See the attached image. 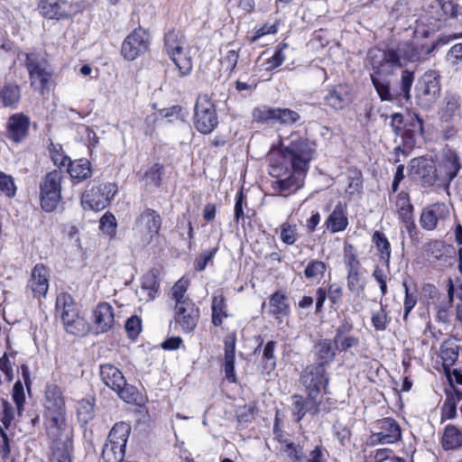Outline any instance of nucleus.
Returning <instances> with one entry per match:
<instances>
[{"label": "nucleus", "mask_w": 462, "mask_h": 462, "mask_svg": "<svg viewBox=\"0 0 462 462\" xmlns=\"http://www.w3.org/2000/svg\"><path fill=\"white\" fill-rule=\"evenodd\" d=\"M292 400L293 415L297 421H300L306 415L304 397L295 394L292 396Z\"/></svg>", "instance_id": "0e129e2a"}, {"label": "nucleus", "mask_w": 462, "mask_h": 462, "mask_svg": "<svg viewBox=\"0 0 462 462\" xmlns=\"http://www.w3.org/2000/svg\"><path fill=\"white\" fill-rule=\"evenodd\" d=\"M335 347L340 351H346L349 348L356 346L359 344V339L356 337L346 335L337 337H334Z\"/></svg>", "instance_id": "13d9d810"}, {"label": "nucleus", "mask_w": 462, "mask_h": 462, "mask_svg": "<svg viewBox=\"0 0 462 462\" xmlns=\"http://www.w3.org/2000/svg\"><path fill=\"white\" fill-rule=\"evenodd\" d=\"M100 229L109 236L110 237H113L116 235V220L113 214L111 213H105L104 216L100 218Z\"/></svg>", "instance_id": "8fccbe9b"}, {"label": "nucleus", "mask_w": 462, "mask_h": 462, "mask_svg": "<svg viewBox=\"0 0 462 462\" xmlns=\"http://www.w3.org/2000/svg\"><path fill=\"white\" fill-rule=\"evenodd\" d=\"M38 6L42 16L52 20L72 17L79 10L78 4L67 0H41Z\"/></svg>", "instance_id": "dca6fc26"}, {"label": "nucleus", "mask_w": 462, "mask_h": 462, "mask_svg": "<svg viewBox=\"0 0 462 462\" xmlns=\"http://www.w3.org/2000/svg\"><path fill=\"white\" fill-rule=\"evenodd\" d=\"M163 171V166L160 163H155L144 174V179L148 184L153 186H160L162 182V175Z\"/></svg>", "instance_id": "3c124183"}, {"label": "nucleus", "mask_w": 462, "mask_h": 462, "mask_svg": "<svg viewBox=\"0 0 462 462\" xmlns=\"http://www.w3.org/2000/svg\"><path fill=\"white\" fill-rule=\"evenodd\" d=\"M13 400L16 405L18 414L20 415L23 411V404L25 401L23 386L20 381L16 382L14 385Z\"/></svg>", "instance_id": "bf43d9fd"}, {"label": "nucleus", "mask_w": 462, "mask_h": 462, "mask_svg": "<svg viewBox=\"0 0 462 462\" xmlns=\"http://www.w3.org/2000/svg\"><path fill=\"white\" fill-rule=\"evenodd\" d=\"M63 172L52 171L48 172L40 183V199L42 209L46 212L54 211L61 199V181Z\"/></svg>", "instance_id": "0eeeda50"}, {"label": "nucleus", "mask_w": 462, "mask_h": 462, "mask_svg": "<svg viewBox=\"0 0 462 462\" xmlns=\"http://www.w3.org/2000/svg\"><path fill=\"white\" fill-rule=\"evenodd\" d=\"M216 107L207 94L197 97L194 107V126L201 134H210L217 125Z\"/></svg>", "instance_id": "9d476101"}, {"label": "nucleus", "mask_w": 462, "mask_h": 462, "mask_svg": "<svg viewBox=\"0 0 462 462\" xmlns=\"http://www.w3.org/2000/svg\"><path fill=\"white\" fill-rule=\"evenodd\" d=\"M346 286L351 292L356 295L365 291V283L361 279L360 270L347 271Z\"/></svg>", "instance_id": "79ce46f5"}, {"label": "nucleus", "mask_w": 462, "mask_h": 462, "mask_svg": "<svg viewBox=\"0 0 462 462\" xmlns=\"http://www.w3.org/2000/svg\"><path fill=\"white\" fill-rule=\"evenodd\" d=\"M68 171L72 179L79 181L89 178L92 173L90 162L87 159L69 161Z\"/></svg>", "instance_id": "e433bc0d"}, {"label": "nucleus", "mask_w": 462, "mask_h": 462, "mask_svg": "<svg viewBox=\"0 0 462 462\" xmlns=\"http://www.w3.org/2000/svg\"><path fill=\"white\" fill-rule=\"evenodd\" d=\"M130 432V425L124 421L114 425L102 451V458L105 462H122L124 460Z\"/></svg>", "instance_id": "39448f33"}, {"label": "nucleus", "mask_w": 462, "mask_h": 462, "mask_svg": "<svg viewBox=\"0 0 462 462\" xmlns=\"http://www.w3.org/2000/svg\"><path fill=\"white\" fill-rule=\"evenodd\" d=\"M161 226L160 215L153 209L146 208L136 218L133 230L142 244L148 245L158 235Z\"/></svg>", "instance_id": "9b49d317"}, {"label": "nucleus", "mask_w": 462, "mask_h": 462, "mask_svg": "<svg viewBox=\"0 0 462 462\" xmlns=\"http://www.w3.org/2000/svg\"><path fill=\"white\" fill-rule=\"evenodd\" d=\"M117 192L115 183L90 182L81 196V205L85 209L100 211L106 208Z\"/></svg>", "instance_id": "423d86ee"}, {"label": "nucleus", "mask_w": 462, "mask_h": 462, "mask_svg": "<svg viewBox=\"0 0 462 462\" xmlns=\"http://www.w3.org/2000/svg\"><path fill=\"white\" fill-rule=\"evenodd\" d=\"M125 328L130 337H135L141 331V319L133 316L126 320Z\"/></svg>", "instance_id": "338daca9"}, {"label": "nucleus", "mask_w": 462, "mask_h": 462, "mask_svg": "<svg viewBox=\"0 0 462 462\" xmlns=\"http://www.w3.org/2000/svg\"><path fill=\"white\" fill-rule=\"evenodd\" d=\"M281 240L282 243L291 245L299 238L298 227L296 224L291 222H284L281 225Z\"/></svg>", "instance_id": "c03bdc74"}, {"label": "nucleus", "mask_w": 462, "mask_h": 462, "mask_svg": "<svg viewBox=\"0 0 462 462\" xmlns=\"http://www.w3.org/2000/svg\"><path fill=\"white\" fill-rule=\"evenodd\" d=\"M440 357L445 366L453 365L458 357V346L453 340L443 342L440 347Z\"/></svg>", "instance_id": "ea45409f"}, {"label": "nucleus", "mask_w": 462, "mask_h": 462, "mask_svg": "<svg viewBox=\"0 0 462 462\" xmlns=\"http://www.w3.org/2000/svg\"><path fill=\"white\" fill-rule=\"evenodd\" d=\"M414 80L413 72L410 70H403L401 77V94L403 95L406 100L411 97V88Z\"/></svg>", "instance_id": "4d7b16f0"}, {"label": "nucleus", "mask_w": 462, "mask_h": 462, "mask_svg": "<svg viewBox=\"0 0 462 462\" xmlns=\"http://www.w3.org/2000/svg\"><path fill=\"white\" fill-rule=\"evenodd\" d=\"M368 59L372 66V83L382 101H393V95L390 89L388 76L393 74L397 68L402 67L400 56L393 49L383 51L373 49L368 52Z\"/></svg>", "instance_id": "f03ea898"}, {"label": "nucleus", "mask_w": 462, "mask_h": 462, "mask_svg": "<svg viewBox=\"0 0 462 462\" xmlns=\"http://www.w3.org/2000/svg\"><path fill=\"white\" fill-rule=\"evenodd\" d=\"M199 319V310L192 300H185L175 304L174 320L185 332H192Z\"/></svg>", "instance_id": "6ab92c4d"}, {"label": "nucleus", "mask_w": 462, "mask_h": 462, "mask_svg": "<svg viewBox=\"0 0 462 462\" xmlns=\"http://www.w3.org/2000/svg\"><path fill=\"white\" fill-rule=\"evenodd\" d=\"M288 47V44L285 42H282L278 49L275 51L273 55L267 60V69H274L281 66L285 60V55L283 53V50Z\"/></svg>", "instance_id": "6e6d98bb"}, {"label": "nucleus", "mask_w": 462, "mask_h": 462, "mask_svg": "<svg viewBox=\"0 0 462 462\" xmlns=\"http://www.w3.org/2000/svg\"><path fill=\"white\" fill-rule=\"evenodd\" d=\"M410 173L416 179L430 184L436 180V168L431 160L414 158L410 163Z\"/></svg>", "instance_id": "a878e982"}, {"label": "nucleus", "mask_w": 462, "mask_h": 462, "mask_svg": "<svg viewBox=\"0 0 462 462\" xmlns=\"http://www.w3.org/2000/svg\"><path fill=\"white\" fill-rule=\"evenodd\" d=\"M56 310L59 313L66 331L75 336L85 335L89 326L79 316L73 298L68 293H60L56 300Z\"/></svg>", "instance_id": "20e7f679"}, {"label": "nucleus", "mask_w": 462, "mask_h": 462, "mask_svg": "<svg viewBox=\"0 0 462 462\" xmlns=\"http://www.w3.org/2000/svg\"><path fill=\"white\" fill-rule=\"evenodd\" d=\"M44 407L46 415L65 414V402L61 390L56 384L47 385L45 390Z\"/></svg>", "instance_id": "bb28decb"}, {"label": "nucleus", "mask_w": 462, "mask_h": 462, "mask_svg": "<svg viewBox=\"0 0 462 462\" xmlns=\"http://www.w3.org/2000/svg\"><path fill=\"white\" fill-rule=\"evenodd\" d=\"M448 60L454 65L462 62V43H457L452 46L448 52Z\"/></svg>", "instance_id": "774afa93"}, {"label": "nucleus", "mask_w": 462, "mask_h": 462, "mask_svg": "<svg viewBox=\"0 0 462 462\" xmlns=\"http://www.w3.org/2000/svg\"><path fill=\"white\" fill-rule=\"evenodd\" d=\"M30 118L23 113L12 115L6 122V137L14 143H20L29 133Z\"/></svg>", "instance_id": "5701e85b"}, {"label": "nucleus", "mask_w": 462, "mask_h": 462, "mask_svg": "<svg viewBox=\"0 0 462 462\" xmlns=\"http://www.w3.org/2000/svg\"><path fill=\"white\" fill-rule=\"evenodd\" d=\"M400 56V60L402 63V66L405 65L407 61H414L418 59L419 54L417 50L411 43H403L397 50H393Z\"/></svg>", "instance_id": "49530a36"}, {"label": "nucleus", "mask_w": 462, "mask_h": 462, "mask_svg": "<svg viewBox=\"0 0 462 462\" xmlns=\"http://www.w3.org/2000/svg\"><path fill=\"white\" fill-rule=\"evenodd\" d=\"M395 204L400 217L407 224L409 232H411L412 229H415V225L411 221L412 205L411 204L408 193L403 191L399 193Z\"/></svg>", "instance_id": "72a5a7b5"}, {"label": "nucleus", "mask_w": 462, "mask_h": 462, "mask_svg": "<svg viewBox=\"0 0 462 462\" xmlns=\"http://www.w3.org/2000/svg\"><path fill=\"white\" fill-rule=\"evenodd\" d=\"M45 418L47 434L52 441L51 462H71L72 441L65 414H50Z\"/></svg>", "instance_id": "7ed1b4c3"}, {"label": "nucleus", "mask_w": 462, "mask_h": 462, "mask_svg": "<svg viewBox=\"0 0 462 462\" xmlns=\"http://www.w3.org/2000/svg\"><path fill=\"white\" fill-rule=\"evenodd\" d=\"M14 356L12 354L5 353L0 358V369L5 374L8 382L14 379Z\"/></svg>", "instance_id": "864d4df0"}, {"label": "nucleus", "mask_w": 462, "mask_h": 462, "mask_svg": "<svg viewBox=\"0 0 462 462\" xmlns=\"http://www.w3.org/2000/svg\"><path fill=\"white\" fill-rule=\"evenodd\" d=\"M113 307L107 302L98 303L92 311V329L96 335L106 333L115 326Z\"/></svg>", "instance_id": "412c9836"}, {"label": "nucleus", "mask_w": 462, "mask_h": 462, "mask_svg": "<svg viewBox=\"0 0 462 462\" xmlns=\"http://www.w3.org/2000/svg\"><path fill=\"white\" fill-rule=\"evenodd\" d=\"M150 45L149 35L142 27L132 31L122 44L121 53L125 59L134 60L147 51Z\"/></svg>", "instance_id": "2eb2a0df"}, {"label": "nucleus", "mask_w": 462, "mask_h": 462, "mask_svg": "<svg viewBox=\"0 0 462 462\" xmlns=\"http://www.w3.org/2000/svg\"><path fill=\"white\" fill-rule=\"evenodd\" d=\"M268 312L279 322L290 314V305L284 292L277 291L271 295Z\"/></svg>", "instance_id": "c756f323"}, {"label": "nucleus", "mask_w": 462, "mask_h": 462, "mask_svg": "<svg viewBox=\"0 0 462 462\" xmlns=\"http://www.w3.org/2000/svg\"><path fill=\"white\" fill-rule=\"evenodd\" d=\"M335 348L329 339L319 340L314 346L315 356L318 363L315 365H322L325 367L335 357Z\"/></svg>", "instance_id": "f704fd0d"}, {"label": "nucleus", "mask_w": 462, "mask_h": 462, "mask_svg": "<svg viewBox=\"0 0 462 462\" xmlns=\"http://www.w3.org/2000/svg\"><path fill=\"white\" fill-rule=\"evenodd\" d=\"M100 377L102 382L115 391L125 402L131 403L135 401V388L126 383L125 376L117 367L111 364L101 365Z\"/></svg>", "instance_id": "1a4fd4ad"}, {"label": "nucleus", "mask_w": 462, "mask_h": 462, "mask_svg": "<svg viewBox=\"0 0 462 462\" xmlns=\"http://www.w3.org/2000/svg\"><path fill=\"white\" fill-rule=\"evenodd\" d=\"M376 428L378 432L372 433L370 436V444L373 446L379 444H393L402 438V430L398 422L392 418H384L377 421Z\"/></svg>", "instance_id": "f3484780"}, {"label": "nucleus", "mask_w": 462, "mask_h": 462, "mask_svg": "<svg viewBox=\"0 0 462 462\" xmlns=\"http://www.w3.org/2000/svg\"><path fill=\"white\" fill-rule=\"evenodd\" d=\"M402 286L405 291V298H404V303H403V308H404L403 319H406L409 313L411 312V310L416 305L417 300H416L415 296H413L411 293H410L409 287H408L406 281L402 282Z\"/></svg>", "instance_id": "69168bd1"}, {"label": "nucleus", "mask_w": 462, "mask_h": 462, "mask_svg": "<svg viewBox=\"0 0 462 462\" xmlns=\"http://www.w3.org/2000/svg\"><path fill=\"white\" fill-rule=\"evenodd\" d=\"M328 106L330 107L340 110L345 108L351 102L350 92L348 87L344 85H337L328 89L325 97Z\"/></svg>", "instance_id": "c85d7f7f"}, {"label": "nucleus", "mask_w": 462, "mask_h": 462, "mask_svg": "<svg viewBox=\"0 0 462 462\" xmlns=\"http://www.w3.org/2000/svg\"><path fill=\"white\" fill-rule=\"evenodd\" d=\"M281 452L285 462H327L325 451L321 446H316L310 451L309 457L305 456L303 448L300 445H295L293 442H285L281 448Z\"/></svg>", "instance_id": "a211bd4d"}, {"label": "nucleus", "mask_w": 462, "mask_h": 462, "mask_svg": "<svg viewBox=\"0 0 462 462\" xmlns=\"http://www.w3.org/2000/svg\"><path fill=\"white\" fill-rule=\"evenodd\" d=\"M344 262L347 271L360 270V262L352 245H346L344 247Z\"/></svg>", "instance_id": "de8ad7c7"}, {"label": "nucleus", "mask_w": 462, "mask_h": 462, "mask_svg": "<svg viewBox=\"0 0 462 462\" xmlns=\"http://www.w3.org/2000/svg\"><path fill=\"white\" fill-rule=\"evenodd\" d=\"M276 346L275 341H268L263 348V368L267 371H273L276 366V358L274 356V349Z\"/></svg>", "instance_id": "a18cd8bd"}, {"label": "nucleus", "mask_w": 462, "mask_h": 462, "mask_svg": "<svg viewBox=\"0 0 462 462\" xmlns=\"http://www.w3.org/2000/svg\"><path fill=\"white\" fill-rule=\"evenodd\" d=\"M417 98L423 99L425 104L435 101L440 93L439 74L430 70L422 76L416 88Z\"/></svg>", "instance_id": "4be33fe9"}, {"label": "nucleus", "mask_w": 462, "mask_h": 462, "mask_svg": "<svg viewBox=\"0 0 462 462\" xmlns=\"http://www.w3.org/2000/svg\"><path fill=\"white\" fill-rule=\"evenodd\" d=\"M445 449H455L462 446V432L454 425H448L442 438Z\"/></svg>", "instance_id": "4c0bfd02"}, {"label": "nucleus", "mask_w": 462, "mask_h": 462, "mask_svg": "<svg viewBox=\"0 0 462 462\" xmlns=\"http://www.w3.org/2000/svg\"><path fill=\"white\" fill-rule=\"evenodd\" d=\"M239 55L236 51L229 50L221 59V64L226 70L233 71L238 61Z\"/></svg>", "instance_id": "680f3d73"}, {"label": "nucleus", "mask_w": 462, "mask_h": 462, "mask_svg": "<svg viewBox=\"0 0 462 462\" xmlns=\"http://www.w3.org/2000/svg\"><path fill=\"white\" fill-rule=\"evenodd\" d=\"M441 119L449 122L459 118L460 112V97L457 94L449 93L444 98V105L440 111Z\"/></svg>", "instance_id": "2f4dec72"}, {"label": "nucleus", "mask_w": 462, "mask_h": 462, "mask_svg": "<svg viewBox=\"0 0 462 462\" xmlns=\"http://www.w3.org/2000/svg\"><path fill=\"white\" fill-rule=\"evenodd\" d=\"M283 161L291 167L289 176L282 178V167L272 165L270 174L277 178L273 183V189L287 196L303 186L305 175L315 152V143L304 134L293 132L281 138Z\"/></svg>", "instance_id": "f257e3e1"}, {"label": "nucleus", "mask_w": 462, "mask_h": 462, "mask_svg": "<svg viewBox=\"0 0 462 462\" xmlns=\"http://www.w3.org/2000/svg\"><path fill=\"white\" fill-rule=\"evenodd\" d=\"M253 117L258 122L279 123L284 125H293L300 119L297 111L290 108H271L268 106L255 108L253 112Z\"/></svg>", "instance_id": "ddd939ff"}, {"label": "nucleus", "mask_w": 462, "mask_h": 462, "mask_svg": "<svg viewBox=\"0 0 462 462\" xmlns=\"http://www.w3.org/2000/svg\"><path fill=\"white\" fill-rule=\"evenodd\" d=\"M27 287L34 298L45 297L49 289V273L42 264H36L31 273Z\"/></svg>", "instance_id": "b1692460"}, {"label": "nucleus", "mask_w": 462, "mask_h": 462, "mask_svg": "<svg viewBox=\"0 0 462 462\" xmlns=\"http://www.w3.org/2000/svg\"><path fill=\"white\" fill-rule=\"evenodd\" d=\"M325 224L327 228L333 234L346 230L348 226L346 206L342 203L336 205Z\"/></svg>", "instance_id": "7c9ffc66"}, {"label": "nucleus", "mask_w": 462, "mask_h": 462, "mask_svg": "<svg viewBox=\"0 0 462 462\" xmlns=\"http://www.w3.org/2000/svg\"><path fill=\"white\" fill-rule=\"evenodd\" d=\"M228 317L227 305L222 294L214 295L211 304V319L214 326H221L223 320Z\"/></svg>", "instance_id": "c9c22d12"}, {"label": "nucleus", "mask_w": 462, "mask_h": 462, "mask_svg": "<svg viewBox=\"0 0 462 462\" xmlns=\"http://www.w3.org/2000/svg\"><path fill=\"white\" fill-rule=\"evenodd\" d=\"M372 239L374 245H376L378 251H380L382 259H383L386 262V263H388L391 256L390 242L388 241L384 234L380 231H375L373 235Z\"/></svg>", "instance_id": "37998d69"}, {"label": "nucleus", "mask_w": 462, "mask_h": 462, "mask_svg": "<svg viewBox=\"0 0 462 462\" xmlns=\"http://www.w3.org/2000/svg\"><path fill=\"white\" fill-rule=\"evenodd\" d=\"M236 337L234 333L228 334L224 340L225 344V364L224 370L228 381L235 383L236 375L235 372V355H236Z\"/></svg>", "instance_id": "cd10ccee"}, {"label": "nucleus", "mask_w": 462, "mask_h": 462, "mask_svg": "<svg viewBox=\"0 0 462 462\" xmlns=\"http://www.w3.org/2000/svg\"><path fill=\"white\" fill-rule=\"evenodd\" d=\"M2 417L1 421L4 424L5 429H8L14 419V411L10 402H8L6 400H2Z\"/></svg>", "instance_id": "052dcab7"}, {"label": "nucleus", "mask_w": 462, "mask_h": 462, "mask_svg": "<svg viewBox=\"0 0 462 462\" xmlns=\"http://www.w3.org/2000/svg\"><path fill=\"white\" fill-rule=\"evenodd\" d=\"M0 95L4 106L6 107L15 108L21 99V91L17 85H5Z\"/></svg>", "instance_id": "58836bf2"}, {"label": "nucleus", "mask_w": 462, "mask_h": 462, "mask_svg": "<svg viewBox=\"0 0 462 462\" xmlns=\"http://www.w3.org/2000/svg\"><path fill=\"white\" fill-rule=\"evenodd\" d=\"M0 191L6 197L13 198L16 193V186L12 176L0 171Z\"/></svg>", "instance_id": "603ef678"}, {"label": "nucleus", "mask_w": 462, "mask_h": 462, "mask_svg": "<svg viewBox=\"0 0 462 462\" xmlns=\"http://www.w3.org/2000/svg\"><path fill=\"white\" fill-rule=\"evenodd\" d=\"M183 35L177 31L171 30L165 33L164 46L170 59L173 61L180 76H187L192 70V60L183 51Z\"/></svg>", "instance_id": "6e6552de"}, {"label": "nucleus", "mask_w": 462, "mask_h": 462, "mask_svg": "<svg viewBox=\"0 0 462 462\" xmlns=\"http://www.w3.org/2000/svg\"><path fill=\"white\" fill-rule=\"evenodd\" d=\"M448 215L449 209L445 203H435L422 210L420 222L424 229L433 230L438 222L445 219Z\"/></svg>", "instance_id": "393cba45"}, {"label": "nucleus", "mask_w": 462, "mask_h": 462, "mask_svg": "<svg viewBox=\"0 0 462 462\" xmlns=\"http://www.w3.org/2000/svg\"><path fill=\"white\" fill-rule=\"evenodd\" d=\"M327 270V266L324 262L319 260H311L308 263L304 270V275L308 280L320 281Z\"/></svg>", "instance_id": "a19ab883"}, {"label": "nucleus", "mask_w": 462, "mask_h": 462, "mask_svg": "<svg viewBox=\"0 0 462 462\" xmlns=\"http://www.w3.org/2000/svg\"><path fill=\"white\" fill-rule=\"evenodd\" d=\"M300 381L307 392L320 393L326 388L328 378L322 365H310L303 370Z\"/></svg>", "instance_id": "aec40b11"}, {"label": "nucleus", "mask_w": 462, "mask_h": 462, "mask_svg": "<svg viewBox=\"0 0 462 462\" xmlns=\"http://www.w3.org/2000/svg\"><path fill=\"white\" fill-rule=\"evenodd\" d=\"M423 10L430 20V23H432L431 20L441 21L446 16L462 23V6L452 1L425 0Z\"/></svg>", "instance_id": "f8f14e48"}, {"label": "nucleus", "mask_w": 462, "mask_h": 462, "mask_svg": "<svg viewBox=\"0 0 462 462\" xmlns=\"http://www.w3.org/2000/svg\"><path fill=\"white\" fill-rule=\"evenodd\" d=\"M387 323V315L383 308L373 313L372 324L376 330H384Z\"/></svg>", "instance_id": "e2e57ef3"}, {"label": "nucleus", "mask_w": 462, "mask_h": 462, "mask_svg": "<svg viewBox=\"0 0 462 462\" xmlns=\"http://www.w3.org/2000/svg\"><path fill=\"white\" fill-rule=\"evenodd\" d=\"M308 397L304 398L306 414L315 415L319 411L320 393L307 392Z\"/></svg>", "instance_id": "5fc2aeb1"}, {"label": "nucleus", "mask_w": 462, "mask_h": 462, "mask_svg": "<svg viewBox=\"0 0 462 462\" xmlns=\"http://www.w3.org/2000/svg\"><path fill=\"white\" fill-rule=\"evenodd\" d=\"M439 166L444 169L446 179L452 180L457 175L461 168L460 157L455 151L448 149L445 151Z\"/></svg>", "instance_id": "473e14b6"}, {"label": "nucleus", "mask_w": 462, "mask_h": 462, "mask_svg": "<svg viewBox=\"0 0 462 462\" xmlns=\"http://www.w3.org/2000/svg\"><path fill=\"white\" fill-rule=\"evenodd\" d=\"M25 66L29 72L31 86L42 93L51 76L47 70V61L35 53H26Z\"/></svg>", "instance_id": "4468645a"}, {"label": "nucleus", "mask_w": 462, "mask_h": 462, "mask_svg": "<svg viewBox=\"0 0 462 462\" xmlns=\"http://www.w3.org/2000/svg\"><path fill=\"white\" fill-rule=\"evenodd\" d=\"M188 289V281L180 279L171 288V298L175 300V304L185 300H191L185 296Z\"/></svg>", "instance_id": "09e8293b"}]
</instances>
